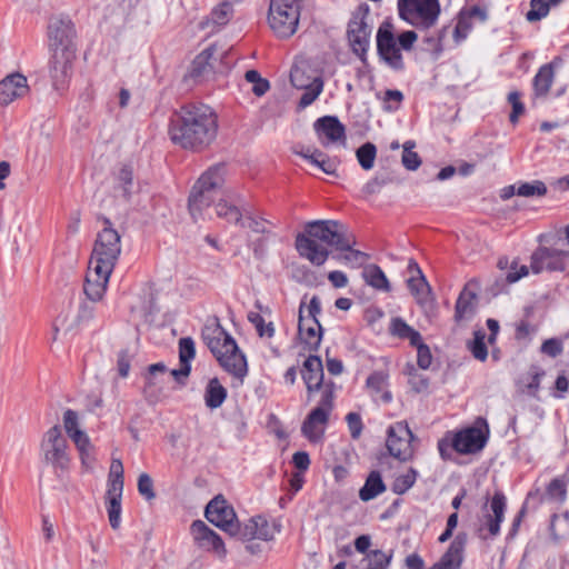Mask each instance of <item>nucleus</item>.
<instances>
[{
  "label": "nucleus",
  "mask_w": 569,
  "mask_h": 569,
  "mask_svg": "<svg viewBox=\"0 0 569 569\" xmlns=\"http://www.w3.org/2000/svg\"><path fill=\"white\" fill-rule=\"evenodd\" d=\"M218 128V116L211 107L187 104L172 117L169 136L183 149L201 151L216 140Z\"/></svg>",
  "instance_id": "1"
},
{
  "label": "nucleus",
  "mask_w": 569,
  "mask_h": 569,
  "mask_svg": "<svg viewBox=\"0 0 569 569\" xmlns=\"http://www.w3.org/2000/svg\"><path fill=\"white\" fill-rule=\"evenodd\" d=\"M317 241L337 250H346L356 243V238L346 224L337 220L307 222L305 231L296 237V249L302 258L320 267L327 261L329 251Z\"/></svg>",
  "instance_id": "2"
},
{
  "label": "nucleus",
  "mask_w": 569,
  "mask_h": 569,
  "mask_svg": "<svg viewBox=\"0 0 569 569\" xmlns=\"http://www.w3.org/2000/svg\"><path fill=\"white\" fill-rule=\"evenodd\" d=\"M201 338L220 367L242 382L248 373L246 356L217 318L209 320L203 326Z\"/></svg>",
  "instance_id": "3"
},
{
  "label": "nucleus",
  "mask_w": 569,
  "mask_h": 569,
  "mask_svg": "<svg viewBox=\"0 0 569 569\" xmlns=\"http://www.w3.org/2000/svg\"><path fill=\"white\" fill-rule=\"evenodd\" d=\"M226 173V164L217 163L199 177L188 199L189 212L193 221L197 222L203 218V211L212 204L214 193L222 188Z\"/></svg>",
  "instance_id": "4"
},
{
  "label": "nucleus",
  "mask_w": 569,
  "mask_h": 569,
  "mask_svg": "<svg viewBox=\"0 0 569 569\" xmlns=\"http://www.w3.org/2000/svg\"><path fill=\"white\" fill-rule=\"evenodd\" d=\"M418 36L412 30L403 31L396 39L392 26L382 23L377 32V50L381 59L392 69L402 70L403 59L400 49L409 51L412 49Z\"/></svg>",
  "instance_id": "5"
},
{
  "label": "nucleus",
  "mask_w": 569,
  "mask_h": 569,
  "mask_svg": "<svg viewBox=\"0 0 569 569\" xmlns=\"http://www.w3.org/2000/svg\"><path fill=\"white\" fill-rule=\"evenodd\" d=\"M321 312V302L317 296H313L306 307L302 301L299 307L298 317V337L305 349L317 351L322 340V327L318 320Z\"/></svg>",
  "instance_id": "6"
},
{
  "label": "nucleus",
  "mask_w": 569,
  "mask_h": 569,
  "mask_svg": "<svg viewBox=\"0 0 569 569\" xmlns=\"http://www.w3.org/2000/svg\"><path fill=\"white\" fill-rule=\"evenodd\" d=\"M440 11L439 0H398L399 17L417 29L433 27Z\"/></svg>",
  "instance_id": "7"
},
{
  "label": "nucleus",
  "mask_w": 569,
  "mask_h": 569,
  "mask_svg": "<svg viewBox=\"0 0 569 569\" xmlns=\"http://www.w3.org/2000/svg\"><path fill=\"white\" fill-rule=\"evenodd\" d=\"M104 227L97 234L90 262L101 264L104 268L114 269L121 253V237L112 228L109 219H103Z\"/></svg>",
  "instance_id": "8"
},
{
  "label": "nucleus",
  "mask_w": 569,
  "mask_h": 569,
  "mask_svg": "<svg viewBox=\"0 0 569 569\" xmlns=\"http://www.w3.org/2000/svg\"><path fill=\"white\" fill-rule=\"evenodd\" d=\"M370 8L367 3H361L352 12L347 29V38L352 51L362 58L369 48L372 27L369 23Z\"/></svg>",
  "instance_id": "9"
},
{
  "label": "nucleus",
  "mask_w": 569,
  "mask_h": 569,
  "mask_svg": "<svg viewBox=\"0 0 569 569\" xmlns=\"http://www.w3.org/2000/svg\"><path fill=\"white\" fill-rule=\"evenodd\" d=\"M268 21L270 28L280 38L291 37L299 23V3L286 0H271Z\"/></svg>",
  "instance_id": "10"
},
{
  "label": "nucleus",
  "mask_w": 569,
  "mask_h": 569,
  "mask_svg": "<svg viewBox=\"0 0 569 569\" xmlns=\"http://www.w3.org/2000/svg\"><path fill=\"white\" fill-rule=\"evenodd\" d=\"M108 489L106 503L109 523L112 529H118L121 522V499L124 486L123 465L120 459H113L108 476Z\"/></svg>",
  "instance_id": "11"
},
{
  "label": "nucleus",
  "mask_w": 569,
  "mask_h": 569,
  "mask_svg": "<svg viewBox=\"0 0 569 569\" xmlns=\"http://www.w3.org/2000/svg\"><path fill=\"white\" fill-rule=\"evenodd\" d=\"M489 437V427L483 418H478L473 426L456 432L451 438V446L455 451L462 455L477 453L481 451Z\"/></svg>",
  "instance_id": "12"
},
{
  "label": "nucleus",
  "mask_w": 569,
  "mask_h": 569,
  "mask_svg": "<svg viewBox=\"0 0 569 569\" xmlns=\"http://www.w3.org/2000/svg\"><path fill=\"white\" fill-rule=\"evenodd\" d=\"M41 453L47 463L53 469L66 470L69 467L68 442L62 436L59 426L51 427L44 435L40 445Z\"/></svg>",
  "instance_id": "13"
},
{
  "label": "nucleus",
  "mask_w": 569,
  "mask_h": 569,
  "mask_svg": "<svg viewBox=\"0 0 569 569\" xmlns=\"http://www.w3.org/2000/svg\"><path fill=\"white\" fill-rule=\"evenodd\" d=\"M415 436L406 421H398L387 430L386 446L389 453L400 461L412 459L415 450L411 445Z\"/></svg>",
  "instance_id": "14"
},
{
  "label": "nucleus",
  "mask_w": 569,
  "mask_h": 569,
  "mask_svg": "<svg viewBox=\"0 0 569 569\" xmlns=\"http://www.w3.org/2000/svg\"><path fill=\"white\" fill-rule=\"evenodd\" d=\"M569 258V251L557 247H538L530 258V270L538 274L542 271H563L566 268V260Z\"/></svg>",
  "instance_id": "15"
},
{
  "label": "nucleus",
  "mask_w": 569,
  "mask_h": 569,
  "mask_svg": "<svg viewBox=\"0 0 569 569\" xmlns=\"http://www.w3.org/2000/svg\"><path fill=\"white\" fill-rule=\"evenodd\" d=\"M50 50H77L74 44L76 30L72 21L64 16H52L47 27Z\"/></svg>",
  "instance_id": "16"
},
{
  "label": "nucleus",
  "mask_w": 569,
  "mask_h": 569,
  "mask_svg": "<svg viewBox=\"0 0 569 569\" xmlns=\"http://www.w3.org/2000/svg\"><path fill=\"white\" fill-rule=\"evenodd\" d=\"M204 516L209 522L228 535L234 533L238 519L233 508L221 497H214L206 507Z\"/></svg>",
  "instance_id": "17"
},
{
  "label": "nucleus",
  "mask_w": 569,
  "mask_h": 569,
  "mask_svg": "<svg viewBox=\"0 0 569 569\" xmlns=\"http://www.w3.org/2000/svg\"><path fill=\"white\" fill-rule=\"evenodd\" d=\"M190 533L197 548L211 552L221 560L227 557V548L221 537L202 520H194L191 523Z\"/></svg>",
  "instance_id": "18"
},
{
  "label": "nucleus",
  "mask_w": 569,
  "mask_h": 569,
  "mask_svg": "<svg viewBox=\"0 0 569 569\" xmlns=\"http://www.w3.org/2000/svg\"><path fill=\"white\" fill-rule=\"evenodd\" d=\"M50 77L57 90L64 89L72 76L77 50H50Z\"/></svg>",
  "instance_id": "19"
},
{
  "label": "nucleus",
  "mask_w": 569,
  "mask_h": 569,
  "mask_svg": "<svg viewBox=\"0 0 569 569\" xmlns=\"http://www.w3.org/2000/svg\"><path fill=\"white\" fill-rule=\"evenodd\" d=\"M112 271L113 269L104 268L101 264L91 263L89 261L83 288L89 300L97 302L102 299Z\"/></svg>",
  "instance_id": "20"
},
{
  "label": "nucleus",
  "mask_w": 569,
  "mask_h": 569,
  "mask_svg": "<svg viewBox=\"0 0 569 569\" xmlns=\"http://www.w3.org/2000/svg\"><path fill=\"white\" fill-rule=\"evenodd\" d=\"M488 505L483 507V523L480 531L486 529L488 536L493 538L500 532V525L503 521L505 512L507 509V499L503 492L496 491L489 503V511L487 510Z\"/></svg>",
  "instance_id": "21"
},
{
  "label": "nucleus",
  "mask_w": 569,
  "mask_h": 569,
  "mask_svg": "<svg viewBox=\"0 0 569 569\" xmlns=\"http://www.w3.org/2000/svg\"><path fill=\"white\" fill-rule=\"evenodd\" d=\"M313 129L321 144L325 147L330 143L346 140L345 126L339 121L337 117L325 116L317 119L313 123Z\"/></svg>",
  "instance_id": "22"
},
{
  "label": "nucleus",
  "mask_w": 569,
  "mask_h": 569,
  "mask_svg": "<svg viewBox=\"0 0 569 569\" xmlns=\"http://www.w3.org/2000/svg\"><path fill=\"white\" fill-rule=\"evenodd\" d=\"M29 92L27 78L21 73H11L0 81V104L9 106Z\"/></svg>",
  "instance_id": "23"
},
{
  "label": "nucleus",
  "mask_w": 569,
  "mask_h": 569,
  "mask_svg": "<svg viewBox=\"0 0 569 569\" xmlns=\"http://www.w3.org/2000/svg\"><path fill=\"white\" fill-rule=\"evenodd\" d=\"M329 415L322 409H312L301 426L302 435L311 442H318L325 433Z\"/></svg>",
  "instance_id": "24"
},
{
  "label": "nucleus",
  "mask_w": 569,
  "mask_h": 569,
  "mask_svg": "<svg viewBox=\"0 0 569 569\" xmlns=\"http://www.w3.org/2000/svg\"><path fill=\"white\" fill-rule=\"evenodd\" d=\"M302 379L309 393L321 388L323 382V366L318 356L310 355L303 362Z\"/></svg>",
  "instance_id": "25"
},
{
  "label": "nucleus",
  "mask_w": 569,
  "mask_h": 569,
  "mask_svg": "<svg viewBox=\"0 0 569 569\" xmlns=\"http://www.w3.org/2000/svg\"><path fill=\"white\" fill-rule=\"evenodd\" d=\"M366 386L369 389L370 396L375 401H381L382 403L391 402L392 395L388 390L389 375L387 371H373L367 378Z\"/></svg>",
  "instance_id": "26"
},
{
  "label": "nucleus",
  "mask_w": 569,
  "mask_h": 569,
  "mask_svg": "<svg viewBox=\"0 0 569 569\" xmlns=\"http://www.w3.org/2000/svg\"><path fill=\"white\" fill-rule=\"evenodd\" d=\"M63 427L69 438L74 442L78 451L82 453L89 446L88 435L81 430L78 413L68 409L63 413Z\"/></svg>",
  "instance_id": "27"
},
{
  "label": "nucleus",
  "mask_w": 569,
  "mask_h": 569,
  "mask_svg": "<svg viewBox=\"0 0 569 569\" xmlns=\"http://www.w3.org/2000/svg\"><path fill=\"white\" fill-rule=\"evenodd\" d=\"M466 535L459 533L451 541L447 551L437 561L443 569H460L463 561Z\"/></svg>",
  "instance_id": "28"
},
{
  "label": "nucleus",
  "mask_w": 569,
  "mask_h": 569,
  "mask_svg": "<svg viewBox=\"0 0 569 569\" xmlns=\"http://www.w3.org/2000/svg\"><path fill=\"white\" fill-rule=\"evenodd\" d=\"M477 295L475 291L469 289L467 284L460 292L456 307H455V319L461 321L466 318L471 317L476 310Z\"/></svg>",
  "instance_id": "29"
},
{
  "label": "nucleus",
  "mask_w": 569,
  "mask_h": 569,
  "mask_svg": "<svg viewBox=\"0 0 569 569\" xmlns=\"http://www.w3.org/2000/svg\"><path fill=\"white\" fill-rule=\"evenodd\" d=\"M228 391L218 378H211L204 389V403L209 409H217L227 399Z\"/></svg>",
  "instance_id": "30"
},
{
  "label": "nucleus",
  "mask_w": 569,
  "mask_h": 569,
  "mask_svg": "<svg viewBox=\"0 0 569 569\" xmlns=\"http://www.w3.org/2000/svg\"><path fill=\"white\" fill-rule=\"evenodd\" d=\"M386 485L379 471L373 470L366 479L363 487L359 490V498L362 501H370L386 491Z\"/></svg>",
  "instance_id": "31"
},
{
  "label": "nucleus",
  "mask_w": 569,
  "mask_h": 569,
  "mask_svg": "<svg viewBox=\"0 0 569 569\" xmlns=\"http://www.w3.org/2000/svg\"><path fill=\"white\" fill-rule=\"evenodd\" d=\"M555 68L552 63L541 66L533 78V90L537 97H546L553 83Z\"/></svg>",
  "instance_id": "32"
},
{
  "label": "nucleus",
  "mask_w": 569,
  "mask_h": 569,
  "mask_svg": "<svg viewBox=\"0 0 569 569\" xmlns=\"http://www.w3.org/2000/svg\"><path fill=\"white\" fill-rule=\"evenodd\" d=\"M568 485V475L553 478L546 487L545 498L548 501L562 505L567 499Z\"/></svg>",
  "instance_id": "33"
},
{
  "label": "nucleus",
  "mask_w": 569,
  "mask_h": 569,
  "mask_svg": "<svg viewBox=\"0 0 569 569\" xmlns=\"http://www.w3.org/2000/svg\"><path fill=\"white\" fill-rule=\"evenodd\" d=\"M233 9L232 6L229 2H223L216 7L209 17H207L204 20H202L199 23V27L201 29H207L210 24L220 28L222 26H226L230 18L232 17Z\"/></svg>",
  "instance_id": "34"
},
{
  "label": "nucleus",
  "mask_w": 569,
  "mask_h": 569,
  "mask_svg": "<svg viewBox=\"0 0 569 569\" xmlns=\"http://www.w3.org/2000/svg\"><path fill=\"white\" fill-rule=\"evenodd\" d=\"M362 277L367 284L370 287L389 292L391 290L390 283L382 271V269L377 264H369L362 271Z\"/></svg>",
  "instance_id": "35"
},
{
  "label": "nucleus",
  "mask_w": 569,
  "mask_h": 569,
  "mask_svg": "<svg viewBox=\"0 0 569 569\" xmlns=\"http://www.w3.org/2000/svg\"><path fill=\"white\" fill-rule=\"evenodd\" d=\"M389 331L399 339H408L411 346L417 345L421 340V335L400 317L391 319Z\"/></svg>",
  "instance_id": "36"
},
{
  "label": "nucleus",
  "mask_w": 569,
  "mask_h": 569,
  "mask_svg": "<svg viewBox=\"0 0 569 569\" xmlns=\"http://www.w3.org/2000/svg\"><path fill=\"white\" fill-rule=\"evenodd\" d=\"M407 283L410 292L415 296L419 305H425L430 301L431 288L423 274H420L419 277L411 276Z\"/></svg>",
  "instance_id": "37"
},
{
  "label": "nucleus",
  "mask_w": 569,
  "mask_h": 569,
  "mask_svg": "<svg viewBox=\"0 0 569 569\" xmlns=\"http://www.w3.org/2000/svg\"><path fill=\"white\" fill-rule=\"evenodd\" d=\"M214 47H209L201 51L192 61L190 74L192 78H200L212 70L210 60L214 52Z\"/></svg>",
  "instance_id": "38"
},
{
  "label": "nucleus",
  "mask_w": 569,
  "mask_h": 569,
  "mask_svg": "<svg viewBox=\"0 0 569 569\" xmlns=\"http://www.w3.org/2000/svg\"><path fill=\"white\" fill-rule=\"evenodd\" d=\"M216 213L219 218L224 219L229 223H234L242 227L244 226L242 221L241 210L237 206L229 203L224 199H221L216 204Z\"/></svg>",
  "instance_id": "39"
},
{
  "label": "nucleus",
  "mask_w": 569,
  "mask_h": 569,
  "mask_svg": "<svg viewBox=\"0 0 569 569\" xmlns=\"http://www.w3.org/2000/svg\"><path fill=\"white\" fill-rule=\"evenodd\" d=\"M517 196L531 198V197H545L548 192L547 186L541 180H533L530 182H520L517 186Z\"/></svg>",
  "instance_id": "40"
},
{
  "label": "nucleus",
  "mask_w": 569,
  "mask_h": 569,
  "mask_svg": "<svg viewBox=\"0 0 569 569\" xmlns=\"http://www.w3.org/2000/svg\"><path fill=\"white\" fill-rule=\"evenodd\" d=\"M257 523H258V517L257 518H251L244 525H240L238 522L237 531L234 533H230V536L231 537H237V538H239L240 540H243V541L251 540V539H257V538H266L267 537L266 533L257 532V530H258V525Z\"/></svg>",
  "instance_id": "41"
},
{
  "label": "nucleus",
  "mask_w": 569,
  "mask_h": 569,
  "mask_svg": "<svg viewBox=\"0 0 569 569\" xmlns=\"http://www.w3.org/2000/svg\"><path fill=\"white\" fill-rule=\"evenodd\" d=\"M248 320L253 325L260 338H272L276 329L272 322H266L264 318L258 312H249Z\"/></svg>",
  "instance_id": "42"
},
{
  "label": "nucleus",
  "mask_w": 569,
  "mask_h": 569,
  "mask_svg": "<svg viewBox=\"0 0 569 569\" xmlns=\"http://www.w3.org/2000/svg\"><path fill=\"white\" fill-rule=\"evenodd\" d=\"M356 156L361 168L363 170H370L375 164L377 148L373 143L366 142L357 149Z\"/></svg>",
  "instance_id": "43"
},
{
  "label": "nucleus",
  "mask_w": 569,
  "mask_h": 569,
  "mask_svg": "<svg viewBox=\"0 0 569 569\" xmlns=\"http://www.w3.org/2000/svg\"><path fill=\"white\" fill-rule=\"evenodd\" d=\"M418 477V472L413 468H409V470L398 476L392 482L391 490L397 495L406 493L416 482Z\"/></svg>",
  "instance_id": "44"
},
{
  "label": "nucleus",
  "mask_w": 569,
  "mask_h": 569,
  "mask_svg": "<svg viewBox=\"0 0 569 569\" xmlns=\"http://www.w3.org/2000/svg\"><path fill=\"white\" fill-rule=\"evenodd\" d=\"M391 559L392 551L387 553L382 550H372L367 553L368 566L366 569H388Z\"/></svg>",
  "instance_id": "45"
},
{
  "label": "nucleus",
  "mask_w": 569,
  "mask_h": 569,
  "mask_svg": "<svg viewBox=\"0 0 569 569\" xmlns=\"http://www.w3.org/2000/svg\"><path fill=\"white\" fill-rule=\"evenodd\" d=\"M402 147L403 151L401 162L403 167L410 171L417 170L421 164V159L419 154L412 150L416 147V143L409 140L406 141Z\"/></svg>",
  "instance_id": "46"
},
{
  "label": "nucleus",
  "mask_w": 569,
  "mask_h": 569,
  "mask_svg": "<svg viewBox=\"0 0 569 569\" xmlns=\"http://www.w3.org/2000/svg\"><path fill=\"white\" fill-rule=\"evenodd\" d=\"M550 6L549 0H531L530 9L526 13L527 21L536 22L547 17L550 11Z\"/></svg>",
  "instance_id": "47"
},
{
  "label": "nucleus",
  "mask_w": 569,
  "mask_h": 569,
  "mask_svg": "<svg viewBox=\"0 0 569 569\" xmlns=\"http://www.w3.org/2000/svg\"><path fill=\"white\" fill-rule=\"evenodd\" d=\"M322 88H323L322 80L319 78H315L310 84H308L306 88H303L305 91L300 98L299 107L306 108V107L310 106L319 97V94L322 91Z\"/></svg>",
  "instance_id": "48"
},
{
  "label": "nucleus",
  "mask_w": 569,
  "mask_h": 569,
  "mask_svg": "<svg viewBox=\"0 0 569 569\" xmlns=\"http://www.w3.org/2000/svg\"><path fill=\"white\" fill-rule=\"evenodd\" d=\"M116 180L118 187L122 189L123 196L129 198L131 194V189L133 184V171L132 168L124 164L117 172Z\"/></svg>",
  "instance_id": "49"
},
{
  "label": "nucleus",
  "mask_w": 569,
  "mask_h": 569,
  "mask_svg": "<svg viewBox=\"0 0 569 569\" xmlns=\"http://www.w3.org/2000/svg\"><path fill=\"white\" fill-rule=\"evenodd\" d=\"M473 336V341L469 343V350L477 360L485 361L488 357V349L485 342L486 333L478 330L475 331Z\"/></svg>",
  "instance_id": "50"
},
{
  "label": "nucleus",
  "mask_w": 569,
  "mask_h": 569,
  "mask_svg": "<svg viewBox=\"0 0 569 569\" xmlns=\"http://www.w3.org/2000/svg\"><path fill=\"white\" fill-rule=\"evenodd\" d=\"M472 29V20L470 19V16H467L465 12H461L458 17V21L456 23V27L453 29V37L457 43L465 40L470 30Z\"/></svg>",
  "instance_id": "51"
},
{
  "label": "nucleus",
  "mask_w": 569,
  "mask_h": 569,
  "mask_svg": "<svg viewBox=\"0 0 569 569\" xmlns=\"http://www.w3.org/2000/svg\"><path fill=\"white\" fill-rule=\"evenodd\" d=\"M196 356V346L191 337H184L179 340V360L180 363L190 365Z\"/></svg>",
  "instance_id": "52"
},
{
  "label": "nucleus",
  "mask_w": 569,
  "mask_h": 569,
  "mask_svg": "<svg viewBox=\"0 0 569 569\" xmlns=\"http://www.w3.org/2000/svg\"><path fill=\"white\" fill-rule=\"evenodd\" d=\"M352 247L346 249L347 253L340 256L339 260L353 268H359L369 259V256L360 250L352 249Z\"/></svg>",
  "instance_id": "53"
},
{
  "label": "nucleus",
  "mask_w": 569,
  "mask_h": 569,
  "mask_svg": "<svg viewBox=\"0 0 569 569\" xmlns=\"http://www.w3.org/2000/svg\"><path fill=\"white\" fill-rule=\"evenodd\" d=\"M138 491L148 501L156 498L153 481L146 472L141 473L138 478Z\"/></svg>",
  "instance_id": "54"
},
{
  "label": "nucleus",
  "mask_w": 569,
  "mask_h": 569,
  "mask_svg": "<svg viewBox=\"0 0 569 569\" xmlns=\"http://www.w3.org/2000/svg\"><path fill=\"white\" fill-rule=\"evenodd\" d=\"M346 421L351 438L355 440L359 439L363 430V422L361 416L357 412H349L346 416Z\"/></svg>",
  "instance_id": "55"
},
{
  "label": "nucleus",
  "mask_w": 569,
  "mask_h": 569,
  "mask_svg": "<svg viewBox=\"0 0 569 569\" xmlns=\"http://www.w3.org/2000/svg\"><path fill=\"white\" fill-rule=\"evenodd\" d=\"M521 94L518 91H511L508 94V101L512 107V111L509 116L510 122L516 123L521 114L525 112V106L520 100Z\"/></svg>",
  "instance_id": "56"
},
{
  "label": "nucleus",
  "mask_w": 569,
  "mask_h": 569,
  "mask_svg": "<svg viewBox=\"0 0 569 569\" xmlns=\"http://www.w3.org/2000/svg\"><path fill=\"white\" fill-rule=\"evenodd\" d=\"M417 348V363L421 369H428L432 362V356L429 347L423 343L422 339L417 345H412Z\"/></svg>",
  "instance_id": "57"
},
{
  "label": "nucleus",
  "mask_w": 569,
  "mask_h": 569,
  "mask_svg": "<svg viewBox=\"0 0 569 569\" xmlns=\"http://www.w3.org/2000/svg\"><path fill=\"white\" fill-rule=\"evenodd\" d=\"M403 100V94L399 90H387L385 92L383 102L385 107L383 109L386 111H395L399 108L400 103Z\"/></svg>",
  "instance_id": "58"
},
{
  "label": "nucleus",
  "mask_w": 569,
  "mask_h": 569,
  "mask_svg": "<svg viewBox=\"0 0 569 569\" xmlns=\"http://www.w3.org/2000/svg\"><path fill=\"white\" fill-rule=\"evenodd\" d=\"M391 182V179L387 176L377 174L372 179H370L363 187V192L366 194H375L380 192V190L388 183Z\"/></svg>",
  "instance_id": "59"
},
{
  "label": "nucleus",
  "mask_w": 569,
  "mask_h": 569,
  "mask_svg": "<svg viewBox=\"0 0 569 569\" xmlns=\"http://www.w3.org/2000/svg\"><path fill=\"white\" fill-rule=\"evenodd\" d=\"M530 267L525 264L519 266L517 261H513L510 266V271L506 276V280L509 283L517 282L522 277H526L529 273Z\"/></svg>",
  "instance_id": "60"
},
{
  "label": "nucleus",
  "mask_w": 569,
  "mask_h": 569,
  "mask_svg": "<svg viewBox=\"0 0 569 569\" xmlns=\"http://www.w3.org/2000/svg\"><path fill=\"white\" fill-rule=\"evenodd\" d=\"M332 406H333V391L330 386H326L322 391L319 406L316 407V409L326 410V412H328V415L330 416Z\"/></svg>",
  "instance_id": "61"
},
{
  "label": "nucleus",
  "mask_w": 569,
  "mask_h": 569,
  "mask_svg": "<svg viewBox=\"0 0 569 569\" xmlns=\"http://www.w3.org/2000/svg\"><path fill=\"white\" fill-rule=\"evenodd\" d=\"M541 351L550 357H557L562 352V345L557 339H548L541 345Z\"/></svg>",
  "instance_id": "62"
},
{
  "label": "nucleus",
  "mask_w": 569,
  "mask_h": 569,
  "mask_svg": "<svg viewBox=\"0 0 569 569\" xmlns=\"http://www.w3.org/2000/svg\"><path fill=\"white\" fill-rule=\"evenodd\" d=\"M117 366H118L119 376L122 378H126L129 375V370H130V356H129L128 350H121L118 353Z\"/></svg>",
  "instance_id": "63"
},
{
  "label": "nucleus",
  "mask_w": 569,
  "mask_h": 569,
  "mask_svg": "<svg viewBox=\"0 0 569 569\" xmlns=\"http://www.w3.org/2000/svg\"><path fill=\"white\" fill-rule=\"evenodd\" d=\"M292 462L296 468L306 471L310 466L309 455L305 451H297L292 456Z\"/></svg>",
  "instance_id": "64"
}]
</instances>
